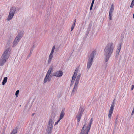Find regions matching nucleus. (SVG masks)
Masks as SVG:
<instances>
[{
  "label": "nucleus",
  "mask_w": 134,
  "mask_h": 134,
  "mask_svg": "<svg viewBox=\"0 0 134 134\" xmlns=\"http://www.w3.org/2000/svg\"><path fill=\"white\" fill-rule=\"evenodd\" d=\"M114 49L113 43H110L107 45L104 51V56L105 62H107L109 60L113 52Z\"/></svg>",
  "instance_id": "obj_1"
},
{
  "label": "nucleus",
  "mask_w": 134,
  "mask_h": 134,
  "mask_svg": "<svg viewBox=\"0 0 134 134\" xmlns=\"http://www.w3.org/2000/svg\"><path fill=\"white\" fill-rule=\"evenodd\" d=\"M11 51V49L10 48H7L5 50L0 59V66H2L8 59Z\"/></svg>",
  "instance_id": "obj_2"
},
{
  "label": "nucleus",
  "mask_w": 134,
  "mask_h": 134,
  "mask_svg": "<svg viewBox=\"0 0 134 134\" xmlns=\"http://www.w3.org/2000/svg\"><path fill=\"white\" fill-rule=\"evenodd\" d=\"M53 69V66L51 65L47 71L44 79L43 81L44 83H46L47 82H49L51 81V78L52 76H51V74Z\"/></svg>",
  "instance_id": "obj_3"
},
{
  "label": "nucleus",
  "mask_w": 134,
  "mask_h": 134,
  "mask_svg": "<svg viewBox=\"0 0 134 134\" xmlns=\"http://www.w3.org/2000/svg\"><path fill=\"white\" fill-rule=\"evenodd\" d=\"M96 54L95 51H93L92 52L90 56H89L87 64V68L88 69H89L92 65L93 59Z\"/></svg>",
  "instance_id": "obj_4"
},
{
  "label": "nucleus",
  "mask_w": 134,
  "mask_h": 134,
  "mask_svg": "<svg viewBox=\"0 0 134 134\" xmlns=\"http://www.w3.org/2000/svg\"><path fill=\"white\" fill-rule=\"evenodd\" d=\"M91 124L92 123L89 122L88 126L86 127L85 126L86 124H85L81 130L80 134H88Z\"/></svg>",
  "instance_id": "obj_5"
},
{
  "label": "nucleus",
  "mask_w": 134,
  "mask_h": 134,
  "mask_svg": "<svg viewBox=\"0 0 134 134\" xmlns=\"http://www.w3.org/2000/svg\"><path fill=\"white\" fill-rule=\"evenodd\" d=\"M16 10V8L15 7H12L10 9L9 14L7 17L8 21L10 20L14 16Z\"/></svg>",
  "instance_id": "obj_6"
},
{
  "label": "nucleus",
  "mask_w": 134,
  "mask_h": 134,
  "mask_svg": "<svg viewBox=\"0 0 134 134\" xmlns=\"http://www.w3.org/2000/svg\"><path fill=\"white\" fill-rule=\"evenodd\" d=\"M23 36V34L21 32L18 33V35L16 37L13 43L12 47H15L18 43L19 41L21 39Z\"/></svg>",
  "instance_id": "obj_7"
},
{
  "label": "nucleus",
  "mask_w": 134,
  "mask_h": 134,
  "mask_svg": "<svg viewBox=\"0 0 134 134\" xmlns=\"http://www.w3.org/2000/svg\"><path fill=\"white\" fill-rule=\"evenodd\" d=\"M115 99H114L113 101L112 104H111L109 110L108 117L110 119L111 118L112 114L113 113V110L114 109L115 106Z\"/></svg>",
  "instance_id": "obj_8"
},
{
  "label": "nucleus",
  "mask_w": 134,
  "mask_h": 134,
  "mask_svg": "<svg viewBox=\"0 0 134 134\" xmlns=\"http://www.w3.org/2000/svg\"><path fill=\"white\" fill-rule=\"evenodd\" d=\"M54 124L48 122L45 134H51Z\"/></svg>",
  "instance_id": "obj_9"
},
{
  "label": "nucleus",
  "mask_w": 134,
  "mask_h": 134,
  "mask_svg": "<svg viewBox=\"0 0 134 134\" xmlns=\"http://www.w3.org/2000/svg\"><path fill=\"white\" fill-rule=\"evenodd\" d=\"M55 113L54 112H52L51 114L50 117V118L48 122L54 124V121L55 118Z\"/></svg>",
  "instance_id": "obj_10"
},
{
  "label": "nucleus",
  "mask_w": 134,
  "mask_h": 134,
  "mask_svg": "<svg viewBox=\"0 0 134 134\" xmlns=\"http://www.w3.org/2000/svg\"><path fill=\"white\" fill-rule=\"evenodd\" d=\"M83 111V110H82V109H81V110H80L76 116V118L77 119V122L78 123V124H79V122L80 121Z\"/></svg>",
  "instance_id": "obj_11"
},
{
  "label": "nucleus",
  "mask_w": 134,
  "mask_h": 134,
  "mask_svg": "<svg viewBox=\"0 0 134 134\" xmlns=\"http://www.w3.org/2000/svg\"><path fill=\"white\" fill-rule=\"evenodd\" d=\"M63 72L62 71H57L53 74L52 76H55L57 77H60L63 75Z\"/></svg>",
  "instance_id": "obj_12"
},
{
  "label": "nucleus",
  "mask_w": 134,
  "mask_h": 134,
  "mask_svg": "<svg viewBox=\"0 0 134 134\" xmlns=\"http://www.w3.org/2000/svg\"><path fill=\"white\" fill-rule=\"evenodd\" d=\"M114 9V7L112 4L110 7V10L109 12V19L110 20H112V14Z\"/></svg>",
  "instance_id": "obj_13"
},
{
  "label": "nucleus",
  "mask_w": 134,
  "mask_h": 134,
  "mask_svg": "<svg viewBox=\"0 0 134 134\" xmlns=\"http://www.w3.org/2000/svg\"><path fill=\"white\" fill-rule=\"evenodd\" d=\"M121 48V44L120 43L119 44L118 46V47L116 51V55H118L120 51V50Z\"/></svg>",
  "instance_id": "obj_14"
},
{
  "label": "nucleus",
  "mask_w": 134,
  "mask_h": 134,
  "mask_svg": "<svg viewBox=\"0 0 134 134\" xmlns=\"http://www.w3.org/2000/svg\"><path fill=\"white\" fill-rule=\"evenodd\" d=\"M78 84L75 83L74 87L72 92V94H74L75 92L77 91L78 87Z\"/></svg>",
  "instance_id": "obj_15"
},
{
  "label": "nucleus",
  "mask_w": 134,
  "mask_h": 134,
  "mask_svg": "<svg viewBox=\"0 0 134 134\" xmlns=\"http://www.w3.org/2000/svg\"><path fill=\"white\" fill-rule=\"evenodd\" d=\"M80 77H81V74H79L78 75V76L76 78V79L75 80V83L77 84H78L79 82V81L80 80Z\"/></svg>",
  "instance_id": "obj_16"
},
{
  "label": "nucleus",
  "mask_w": 134,
  "mask_h": 134,
  "mask_svg": "<svg viewBox=\"0 0 134 134\" xmlns=\"http://www.w3.org/2000/svg\"><path fill=\"white\" fill-rule=\"evenodd\" d=\"M64 115V110H63L61 112L60 118H59L61 120L63 118Z\"/></svg>",
  "instance_id": "obj_17"
},
{
  "label": "nucleus",
  "mask_w": 134,
  "mask_h": 134,
  "mask_svg": "<svg viewBox=\"0 0 134 134\" xmlns=\"http://www.w3.org/2000/svg\"><path fill=\"white\" fill-rule=\"evenodd\" d=\"M53 54L50 53L49 57L48 60V63L50 64L51 62V60L53 58Z\"/></svg>",
  "instance_id": "obj_18"
},
{
  "label": "nucleus",
  "mask_w": 134,
  "mask_h": 134,
  "mask_svg": "<svg viewBox=\"0 0 134 134\" xmlns=\"http://www.w3.org/2000/svg\"><path fill=\"white\" fill-rule=\"evenodd\" d=\"M7 77H5L2 81V84L3 85H4L7 82Z\"/></svg>",
  "instance_id": "obj_19"
},
{
  "label": "nucleus",
  "mask_w": 134,
  "mask_h": 134,
  "mask_svg": "<svg viewBox=\"0 0 134 134\" xmlns=\"http://www.w3.org/2000/svg\"><path fill=\"white\" fill-rule=\"evenodd\" d=\"M17 133V130L16 129H13L11 134H16Z\"/></svg>",
  "instance_id": "obj_20"
},
{
  "label": "nucleus",
  "mask_w": 134,
  "mask_h": 134,
  "mask_svg": "<svg viewBox=\"0 0 134 134\" xmlns=\"http://www.w3.org/2000/svg\"><path fill=\"white\" fill-rule=\"evenodd\" d=\"M50 13H49L47 14L45 16V20L47 21L49 18Z\"/></svg>",
  "instance_id": "obj_21"
},
{
  "label": "nucleus",
  "mask_w": 134,
  "mask_h": 134,
  "mask_svg": "<svg viewBox=\"0 0 134 134\" xmlns=\"http://www.w3.org/2000/svg\"><path fill=\"white\" fill-rule=\"evenodd\" d=\"M79 71V69L77 68H76V70H75L74 74L73 75L76 76L78 72Z\"/></svg>",
  "instance_id": "obj_22"
},
{
  "label": "nucleus",
  "mask_w": 134,
  "mask_h": 134,
  "mask_svg": "<svg viewBox=\"0 0 134 134\" xmlns=\"http://www.w3.org/2000/svg\"><path fill=\"white\" fill-rule=\"evenodd\" d=\"M13 37L12 36H10V37L9 38V39L8 40V43L10 44L13 39Z\"/></svg>",
  "instance_id": "obj_23"
},
{
  "label": "nucleus",
  "mask_w": 134,
  "mask_h": 134,
  "mask_svg": "<svg viewBox=\"0 0 134 134\" xmlns=\"http://www.w3.org/2000/svg\"><path fill=\"white\" fill-rule=\"evenodd\" d=\"M55 47V46H54L53 47H52V50H51V52L50 53H51V54H53V52H54Z\"/></svg>",
  "instance_id": "obj_24"
},
{
  "label": "nucleus",
  "mask_w": 134,
  "mask_h": 134,
  "mask_svg": "<svg viewBox=\"0 0 134 134\" xmlns=\"http://www.w3.org/2000/svg\"><path fill=\"white\" fill-rule=\"evenodd\" d=\"M134 5V0H132L130 6L131 8H133Z\"/></svg>",
  "instance_id": "obj_25"
},
{
  "label": "nucleus",
  "mask_w": 134,
  "mask_h": 134,
  "mask_svg": "<svg viewBox=\"0 0 134 134\" xmlns=\"http://www.w3.org/2000/svg\"><path fill=\"white\" fill-rule=\"evenodd\" d=\"M19 91V90H17L16 92L15 95L16 97H18Z\"/></svg>",
  "instance_id": "obj_26"
},
{
  "label": "nucleus",
  "mask_w": 134,
  "mask_h": 134,
  "mask_svg": "<svg viewBox=\"0 0 134 134\" xmlns=\"http://www.w3.org/2000/svg\"><path fill=\"white\" fill-rule=\"evenodd\" d=\"M61 120V119L59 118V119L58 120V121L55 122V125L57 124L59 122V121Z\"/></svg>",
  "instance_id": "obj_27"
},
{
  "label": "nucleus",
  "mask_w": 134,
  "mask_h": 134,
  "mask_svg": "<svg viewBox=\"0 0 134 134\" xmlns=\"http://www.w3.org/2000/svg\"><path fill=\"white\" fill-rule=\"evenodd\" d=\"M76 76L73 75L72 77V80L74 81L75 80V79L76 78Z\"/></svg>",
  "instance_id": "obj_28"
},
{
  "label": "nucleus",
  "mask_w": 134,
  "mask_h": 134,
  "mask_svg": "<svg viewBox=\"0 0 134 134\" xmlns=\"http://www.w3.org/2000/svg\"><path fill=\"white\" fill-rule=\"evenodd\" d=\"M93 5L92 4H91V6H90V10H92V7H93Z\"/></svg>",
  "instance_id": "obj_29"
},
{
  "label": "nucleus",
  "mask_w": 134,
  "mask_h": 134,
  "mask_svg": "<svg viewBox=\"0 0 134 134\" xmlns=\"http://www.w3.org/2000/svg\"><path fill=\"white\" fill-rule=\"evenodd\" d=\"M134 106L133 107V109L132 110V112L131 113V115H133L134 114Z\"/></svg>",
  "instance_id": "obj_30"
},
{
  "label": "nucleus",
  "mask_w": 134,
  "mask_h": 134,
  "mask_svg": "<svg viewBox=\"0 0 134 134\" xmlns=\"http://www.w3.org/2000/svg\"><path fill=\"white\" fill-rule=\"evenodd\" d=\"M74 81H73V80H71V84H70V86H71L72 85L73 83H74Z\"/></svg>",
  "instance_id": "obj_31"
},
{
  "label": "nucleus",
  "mask_w": 134,
  "mask_h": 134,
  "mask_svg": "<svg viewBox=\"0 0 134 134\" xmlns=\"http://www.w3.org/2000/svg\"><path fill=\"white\" fill-rule=\"evenodd\" d=\"M134 88V85H132L131 86V90H132Z\"/></svg>",
  "instance_id": "obj_32"
},
{
  "label": "nucleus",
  "mask_w": 134,
  "mask_h": 134,
  "mask_svg": "<svg viewBox=\"0 0 134 134\" xmlns=\"http://www.w3.org/2000/svg\"><path fill=\"white\" fill-rule=\"evenodd\" d=\"M92 23H90L89 26V28H90L91 27L92 25Z\"/></svg>",
  "instance_id": "obj_33"
},
{
  "label": "nucleus",
  "mask_w": 134,
  "mask_h": 134,
  "mask_svg": "<svg viewBox=\"0 0 134 134\" xmlns=\"http://www.w3.org/2000/svg\"><path fill=\"white\" fill-rule=\"evenodd\" d=\"M93 118H92L90 120V121L89 122L90 123H92V122H93Z\"/></svg>",
  "instance_id": "obj_34"
},
{
  "label": "nucleus",
  "mask_w": 134,
  "mask_h": 134,
  "mask_svg": "<svg viewBox=\"0 0 134 134\" xmlns=\"http://www.w3.org/2000/svg\"><path fill=\"white\" fill-rule=\"evenodd\" d=\"M74 27V26H72L71 29V31H72L73 30Z\"/></svg>",
  "instance_id": "obj_35"
},
{
  "label": "nucleus",
  "mask_w": 134,
  "mask_h": 134,
  "mask_svg": "<svg viewBox=\"0 0 134 134\" xmlns=\"http://www.w3.org/2000/svg\"><path fill=\"white\" fill-rule=\"evenodd\" d=\"M36 47V45L34 44L31 47L34 48H35Z\"/></svg>",
  "instance_id": "obj_36"
},
{
  "label": "nucleus",
  "mask_w": 134,
  "mask_h": 134,
  "mask_svg": "<svg viewBox=\"0 0 134 134\" xmlns=\"http://www.w3.org/2000/svg\"><path fill=\"white\" fill-rule=\"evenodd\" d=\"M94 1H95V0H92V2L91 4H92L93 5L94 3Z\"/></svg>",
  "instance_id": "obj_37"
},
{
  "label": "nucleus",
  "mask_w": 134,
  "mask_h": 134,
  "mask_svg": "<svg viewBox=\"0 0 134 134\" xmlns=\"http://www.w3.org/2000/svg\"><path fill=\"white\" fill-rule=\"evenodd\" d=\"M26 111V107L25 108V109L24 110V113H25Z\"/></svg>",
  "instance_id": "obj_38"
},
{
  "label": "nucleus",
  "mask_w": 134,
  "mask_h": 134,
  "mask_svg": "<svg viewBox=\"0 0 134 134\" xmlns=\"http://www.w3.org/2000/svg\"><path fill=\"white\" fill-rule=\"evenodd\" d=\"M32 53H30L29 55H28L27 57H29L31 55Z\"/></svg>",
  "instance_id": "obj_39"
},
{
  "label": "nucleus",
  "mask_w": 134,
  "mask_h": 134,
  "mask_svg": "<svg viewBox=\"0 0 134 134\" xmlns=\"http://www.w3.org/2000/svg\"><path fill=\"white\" fill-rule=\"evenodd\" d=\"M76 19H75L74 21V23H75L76 21Z\"/></svg>",
  "instance_id": "obj_40"
},
{
  "label": "nucleus",
  "mask_w": 134,
  "mask_h": 134,
  "mask_svg": "<svg viewBox=\"0 0 134 134\" xmlns=\"http://www.w3.org/2000/svg\"><path fill=\"white\" fill-rule=\"evenodd\" d=\"M75 24V23H73V24H72V26L74 27Z\"/></svg>",
  "instance_id": "obj_41"
},
{
  "label": "nucleus",
  "mask_w": 134,
  "mask_h": 134,
  "mask_svg": "<svg viewBox=\"0 0 134 134\" xmlns=\"http://www.w3.org/2000/svg\"><path fill=\"white\" fill-rule=\"evenodd\" d=\"M34 49V48H32V47H31V48L30 50H31V51H33Z\"/></svg>",
  "instance_id": "obj_42"
},
{
  "label": "nucleus",
  "mask_w": 134,
  "mask_h": 134,
  "mask_svg": "<svg viewBox=\"0 0 134 134\" xmlns=\"http://www.w3.org/2000/svg\"><path fill=\"white\" fill-rule=\"evenodd\" d=\"M32 52H33V51L30 50V53H32Z\"/></svg>",
  "instance_id": "obj_43"
},
{
  "label": "nucleus",
  "mask_w": 134,
  "mask_h": 134,
  "mask_svg": "<svg viewBox=\"0 0 134 134\" xmlns=\"http://www.w3.org/2000/svg\"><path fill=\"white\" fill-rule=\"evenodd\" d=\"M34 113H33V114H32V115H34Z\"/></svg>",
  "instance_id": "obj_44"
}]
</instances>
